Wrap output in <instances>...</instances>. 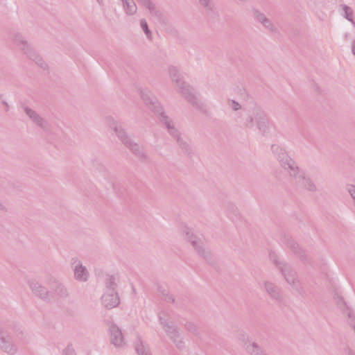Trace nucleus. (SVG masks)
<instances>
[{"label":"nucleus","instance_id":"nucleus-1","mask_svg":"<svg viewBox=\"0 0 355 355\" xmlns=\"http://www.w3.org/2000/svg\"><path fill=\"white\" fill-rule=\"evenodd\" d=\"M103 302L105 306L112 308L118 304L119 300L116 295L105 296Z\"/></svg>","mask_w":355,"mask_h":355},{"label":"nucleus","instance_id":"nucleus-2","mask_svg":"<svg viewBox=\"0 0 355 355\" xmlns=\"http://www.w3.org/2000/svg\"><path fill=\"white\" fill-rule=\"evenodd\" d=\"M85 269L82 267H77L75 270V275L78 278H82Z\"/></svg>","mask_w":355,"mask_h":355},{"label":"nucleus","instance_id":"nucleus-3","mask_svg":"<svg viewBox=\"0 0 355 355\" xmlns=\"http://www.w3.org/2000/svg\"><path fill=\"white\" fill-rule=\"evenodd\" d=\"M141 27H142V28L144 29V31L146 33H148V26H147L146 23L145 21H141Z\"/></svg>","mask_w":355,"mask_h":355},{"label":"nucleus","instance_id":"nucleus-4","mask_svg":"<svg viewBox=\"0 0 355 355\" xmlns=\"http://www.w3.org/2000/svg\"><path fill=\"white\" fill-rule=\"evenodd\" d=\"M130 12H134L135 11V4L132 3V5H130Z\"/></svg>","mask_w":355,"mask_h":355},{"label":"nucleus","instance_id":"nucleus-5","mask_svg":"<svg viewBox=\"0 0 355 355\" xmlns=\"http://www.w3.org/2000/svg\"><path fill=\"white\" fill-rule=\"evenodd\" d=\"M233 105H234V108L235 110H237V109H238V104L234 102V103H233Z\"/></svg>","mask_w":355,"mask_h":355},{"label":"nucleus","instance_id":"nucleus-6","mask_svg":"<svg viewBox=\"0 0 355 355\" xmlns=\"http://www.w3.org/2000/svg\"><path fill=\"white\" fill-rule=\"evenodd\" d=\"M354 198H355V191H354V193H352V196H354Z\"/></svg>","mask_w":355,"mask_h":355},{"label":"nucleus","instance_id":"nucleus-7","mask_svg":"<svg viewBox=\"0 0 355 355\" xmlns=\"http://www.w3.org/2000/svg\"><path fill=\"white\" fill-rule=\"evenodd\" d=\"M354 198H355V191H354V193H352V196H354Z\"/></svg>","mask_w":355,"mask_h":355}]
</instances>
